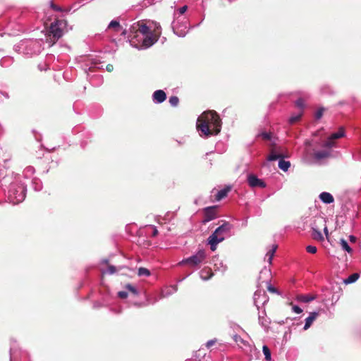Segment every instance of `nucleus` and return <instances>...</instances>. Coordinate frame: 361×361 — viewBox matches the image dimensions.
<instances>
[{"label": "nucleus", "mask_w": 361, "mask_h": 361, "mask_svg": "<svg viewBox=\"0 0 361 361\" xmlns=\"http://www.w3.org/2000/svg\"><path fill=\"white\" fill-rule=\"evenodd\" d=\"M340 245L342 247V249L345 251H346L348 253H351L353 252L352 248L348 245V242L344 239H341Z\"/></svg>", "instance_id": "nucleus-32"}, {"label": "nucleus", "mask_w": 361, "mask_h": 361, "mask_svg": "<svg viewBox=\"0 0 361 361\" xmlns=\"http://www.w3.org/2000/svg\"><path fill=\"white\" fill-rule=\"evenodd\" d=\"M290 166V163L288 161H285L280 159L279 161V168L283 171H287Z\"/></svg>", "instance_id": "nucleus-25"}, {"label": "nucleus", "mask_w": 361, "mask_h": 361, "mask_svg": "<svg viewBox=\"0 0 361 361\" xmlns=\"http://www.w3.org/2000/svg\"><path fill=\"white\" fill-rule=\"evenodd\" d=\"M258 319L259 324L262 326V327L265 329L268 328L270 322L269 321V319L266 317V313L264 310L262 312V314H259Z\"/></svg>", "instance_id": "nucleus-21"}, {"label": "nucleus", "mask_w": 361, "mask_h": 361, "mask_svg": "<svg viewBox=\"0 0 361 361\" xmlns=\"http://www.w3.org/2000/svg\"><path fill=\"white\" fill-rule=\"evenodd\" d=\"M329 87H324L322 88V91L323 93H329V92H331V91H328L326 90V89H329Z\"/></svg>", "instance_id": "nucleus-52"}, {"label": "nucleus", "mask_w": 361, "mask_h": 361, "mask_svg": "<svg viewBox=\"0 0 361 361\" xmlns=\"http://www.w3.org/2000/svg\"><path fill=\"white\" fill-rule=\"evenodd\" d=\"M172 28L173 32L178 37H185L188 33L190 27L188 20H173Z\"/></svg>", "instance_id": "nucleus-8"}, {"label": "nucleus", "mask_w": 361, "mask_h": 361, "mask_svg": "<svg viewBox=\"0 0 361 361\" xmlns=\"http://www.w3.org/2000/svg\"><path fill=\"white\" fill-rule=\"evenodd\" d=\"M188 7L185 5L179 8H177L173 12V20H188L183 16L185 13L187 11Z\"/></svg>", "instance_id": "nucleus-14"}, {"label": "nucleus", "mask_w": 361, "mask_h": 361, "mask_svg": "<svg viewBox=\"0 0 361 361\" xmlns=\"http://www.w3.org/2000/svg\"><path fill=\"white\" fill-rule=\"evenodd\" d=\"M16 345L14 344H11L10 348V361H16Z\"/></svg>", "instance_id": "nucleus-35"}, {"label": "nucleus", "mask_w": 361, "mask_h": 361, "mask_svg": "<svg viewBox=\"0 0 361 361\" xmlns=\"http://www.w3.org/2000/svg\"><path fill=\"white\" fill-rule=\"evenodd\" d=\"M270 275L271 270L269 268L264 267L259 273V280H262V281H267L268 290L273 293H277V290L270 284Z\"/></svg>", "instance_id": "nucleus-10"}, {"label": "nucleus", "mask_w": 361, "mask_h": 361, "mask_svg": "<svg viewBox=\"0 0 361 361\" xmlns=\"http://www.w3.org/2000/svg\"><path fill=\"white\" fill-rule=\"evenodd\" d=\"M324 108H319L317 110L314 114V117L317 120L320 119L324 114Z\"/></svg>", "instance_id": "nucleus-41"}, {"label": "nucleus", "mask_w": 361, "mask_h": 361, "mask_svg": "<svg viewBox=\"0 0 361 361\" xmlns=\"http://www.w3.org/2000/svg\"><path fill=\"white\" fill-rule=\"evenodd\" d=\"M301 116H302V112H300V113H298V114H296V115H293V116H291L290 117V118H289V123H290V124H293V123H294L297 122L298 121H299V120H300V118H301Z\"/></svg>", "instance_id": "nucleus-36"}, {"label": "nucleus", "mask_w": 361, "mask_h": 361, "mask_svg": "<svg viewBox=\"0 0 361 361\" xmlns=\"http://www.w3.org/2000/svg\"><path fill=\"white\" fill-rule=\"evenodd\" d=\"M216 270H218L222 273L225 272L227 269V267L223 263V262H216L214 264Z\"/></svg>", "instance_id": "nucleus-33"}, {"label": "nucleus", "mask_w": 361, "mask_h": 361, "mask_svg": "<svg viewBox=\"0 0 361 361\" xmlns=\"http://www.w3.org/2000/svg\"><path fill=\"white\" fill-rule=\"evenodd\" d=\"M95 79H98V82H94V79L93 78H90V82L94 85H99L102 83V78L100 76H95Z\"/></svg>", "instance_id": "nucleus-45"}, {"label": "nucleus", "mask_w": 361, "mask_h": 361, "mask_svg": "<svg viewBox=\"0 0 361 361\" xmlns=\"http://www.w3.org/2000/svg\"><path fill=\"white\" fill-rule=\"evenodd\" d=\"M27 185L21 181L13 183L11 185L8 192V199L13 204L22 202L26 195Z\"/></svg>", "instance_id": "nucleus-6"}, {"label": "nucleus", "mask_w": 361, "mask_h": 361, "mask_svg": "<svg viewBox=\"0 0 361 361\" xmlns=\"http://www.w3.org/2000/svg\"><path fill=\"white\" fill-rule=\"evenodd\" d=\"M118 296L121 298H126L128 296V293L126 291H119L118 293Z\"/></svg>", "instance_id": "nucleus-48"}, {"label": "nucleus", "mask_w": 361, "mask_h": 361, "mask_svg": "<svg viewBox=\"0 0 361 361\" xmlns=\"http://www.w3.org/2000/svg\"><path fill=\"white\" fill-rule=\"evenodd\" d=\"M32 185L35 191H40L42 188V181L37 178H34L32 180Z\"/></svg>", "instance_id": "nucleus-27"}, {"label": "nucleus", "mask_w": 361, "mask_h": 361, "mask_svg": "<svg viewBox=\"0 0 361 361\" xmlns=\"http://www.w3.org/2000/svg\"><path fill=\"white\" fill-rule=\"evenodd\" d=\"M169 102L172 106H176L178 104L179 99L176 96H171Z\"/></svg>", "instance_id": "nucleus-39"}, {"label": "nucleus", "mask_w": 361, "mask_h": 361, "mask_svg": "<svg viewBox=\"0 0 361 361\" xmlns=\"http://www.w3.org/2000/svg\"><path fill=\"white\" fill-rule=\"evenodd\" d=\"M35 168L32 166H27L23 171V176L25 178H30L35 173Z\"/></svg>", "instance_id": "nucleus-29"}, {"label": "nucleus", "mask_w": 361, "mask_h": 361, "mask_svg": "<svg viewBox=\"0 0 361 361\" xmlns=\"http://www.w3.org/2000/svg\"><path fill=\"white\" fill-rule=\"evenodd\" d=\"M292 310L296 314H300L302 312V310L298 305H293Z\"/></svg>", "instance_id": "nucleus-46"}, {"label": "nucleus", "mask_w": 361, "mask_h": 361, "mask_svg": "<svg viewBox=\"0 0 361 361\" xmlns=\"http://www.w3.org/2000/svg\"><path fill=\"white\" fill-rule=\"evenodd\" d=\"M306 250L309 253L314 254V253L317 252V247L315 246L308 245L306 247Z\"/></svg>", "instance_id": "nucleus-44"}, {"label": "nucleus", "mask_w": 361, "mask_h": 361, "mask_svg": "<svg viewBox=\"0 0 361 361\" xmlns=\"http://www.w3.org/2000/svg\"><path fill=\"white\" fill-rule=\"evenodd\" d=\"M324 232L326 235V237L328 238V235H329V232H328V228H327V226H325L324 228Z\"/></svg>", "instance_id": "nucleus-54"}, {"label": "nucleus", "mask_w": 361, "mask_h": 361, "mask_svg": "<svg viewBox=\"0 0 361 361\" xmlns=\"http://www.w3.org/2000/svg\"><path fill=\"white\" fill-rule=\"evenodd\" d=\"M229 190H230V188H227L221 189L219 191H218L217 194L216 195V200L219 201V200H222L223 198H224L227 195Z\"/></svg>", "instance_id": "nucleus-28"}, {"label": "nucleus", "mask_w": 361, "mask_h": 361, "mask_svg": "<svg viewBox=\"0 0 361 361\" xmlns=\"http://www.w3.org/2000/svg\"><path fill=\"white\" fill-rule=\"evenodd\" d=\"M103 262H104V263H107V260H106V259H104V260H103Z\"/></svg>", "instance_id": "nucleus-60"}, {"label": "nucleus", "mask_w": 361, "mask_h": 361, "mask_svg": "<svg viewBox=\"0 0 361 361\" xmlns=\"http://www.w3.org/2000/svg\"><path fill=\"white\" fill-rule=\"evenodd\" d=\"M276 249H277V245H273L271 246V248L267 251L264 259L267 260L269 264H271L272 259L274 257V255L276 252Z\"/></svg>", "instance_id": "nucleus-22"}, {"label": "nucleus", "mask_w": 361, "mask_h": 361, "mask_svg": "<svg viewBox=\"0 0 361 361\" xmlns=\"http://www.w3.org/2000/svg\"><path fill=\"white\" fill-rule=\"evenodd\" d=\"M254 301L257 308H259L257 305L259 302H262V304L266 303L268 301V299L264 291L257 290L254 294Z\"/></svg>", "instance_id": "nucleus-13"}, {"label": "nucleus", "mask_w": 361, "mask_h": 361, "mask_svg": "<svg viewBox=\"0 0 361 361\" xmlns=\"http://www.w3.org/2000/svg\"><path fill=\"white\" fill-rule=\"evenodd\" d=\"M121 31V35L123 36H125L127 34L126 29H123V30L122 29Z\"/></svg>", "instance_id": "nucleus-57"}, {"label": "nucleus", "mask_w": 361, "mask_h": 361, "mask_svg": "<svg viewBox=\"0 0 361 361\" xmlns=\"http://www.w3.org/2000/svg\"><path fill=\"white\" fill-rule=\"evenodd\" d=\"M319 220L322 222H324V221L322 219H319Z\"/></svg>", "instance_id": "nucleus-58"}, {"label": "nucleus", "mask_w": 361, "mask_h": 361, "mask_svg": "<svg viewBox=\"0 0 361 361\" xmlns=\"http://www.w3.org/2000/svg\"><path fill=\"white\" fill-rule=\"evenodd\" d=\"M200 276L202 280L207 281L212 277L213 273L210 269L204 268L200 271Z\"/></svg>", "instance_id": "nucleus-23"}, {"label": "nucleus", "mask_w": 361, "mask_h": 361, "mask_svg": "<svg viewBox=\"0 0 361 361\" xmlns=\"http://www.w3.org/2000/svg\"><path fill=\"white\" fill-rule=\"evenodd\" d=\"M235 341H236L237 343L240 342V343H243L245 345L247 343L246 341H243V340L242 338H240V337H239V338H235Z\"/></svg>", "instance_id": "nucleus-50"}, {"label": "nucleus", "mask_w": 361, "mask_h": 361, "mask_svg": "<svg viewBox=\"0 0 361 361\" xmlns=\"http://www.w3.org/2000/svg\"><path fill=\"white\" fill-rule=\"evenodd\" d=\"M166 99V94L162 90H158L154 92L152 100L155 104H161Z\"/></svg>", "instance_id": "nucleus-12"}, {"label": "nucleus", "mask_w": 361, "mask_h": 361, "mask_svg": "<svg viewBox=\"0 0 361 361\" xmlns=\"http://www.w3.org/2000/svg\"><path fill=\"white\" fill-rule=\"evenodd\" d=\"M15 51L24 55L38 54L42 51L41 42L36 39H23L13 47Z\"/></svg>", "instance_id": "nucleus-3"}, {"label": "nucleus", "mask_w": 361, "mask_h": 361, "mask_svg": "<svg viewBox=\"0 0 361 361\" xmlns=\"http://www.w3.org/2000/svg\"><path fill=\"white\" fill-rule=\"evenodd\" d=\"M51 7L56 11H62V9L60 6L54 4L52 2L51 3Z\"/></svg>", "instance_id": "nucleus-49"}, {"label": "nucleus", "mask_w": 361, "mask_h": 361, "mask_svg": "<svg viewBox=\"0 0 361 361\" xmlns=\"http://www.w3.org/2000/svg\"><path fill=\"white\" fill-rule=\"evenodd\" d=\"M360 277L359 274L354 273L351 275H350L347 279L344 280V283L345 284H350L355 282Z\"/></svg>", "instance_id": "nucleus-30"}, {"label": "nucleus", "mask_w": 361, "mask_h": 361, "mask_svg": "<svg viewBox=\"0 0 361 361\" xmlns=\"http://www.w3.org/2000/svg\"><path fill=\"white\" fill-rule=\"evenodd\" d=\"M216 342V339H212V340H209L208 341L205 345L207 348H209L210 347H212V345H214Z\"/></svg>", "instance_id": "nucleus-47"}, {"label": "nucleus", "mask_w": 361, "mask_h": 361, "mask_svg": "<svg viewBox=\"0 0 361 361\" xmlns=\"http://www.w3.org/2000/svg\"><path fill=\"white\" fill-rule=\"evenodd\" d=\"M138 275L140 276H149L150 275V271L146 268L140 267L138 269Z\"/></svg>", "instance_id": "nucleus-37"}, {"label": "nucleus", "mask_w": 361, "mask_h": 361, "mask_svg": "<svg viewBox=\"0 0 361 361\" xmlns=\"http://www.w3.org/2000/svg\"><path fill=\"white\" fill-rule=\"evenodd\" d=\"M311 228H312L311 235H312V238L319 242L324 241V238L322 233H321V231L317 228L316 225L312 224Z\"/></svg>", "instance_id": "nucleus-16"}, {"label": "nucleus", "mask_w": 361, "mask_h": 361, "mask_svg": "<svg viewBox=\"0 0 361 361\" xmlns=\"http://www.w3.org/2000/svg\"><path fill=\"white\" fill-rule=\"evenodd\" d=\"M259 136L262 137V138L264 140H271L272 137L271 133L268 132H263L259 134Z\"/></svg>", "instance_id": "nucleus-40"}, {"label": "nucleus", "mask_w": 361, "mask_h": 361, "mask_svg": "<svg viewBox=\"0 0 361 361\" xmlns=\"http://www.w3.org/2000/svg\"><path fill=\"white\" fill-rule=\"evenodd\" d=\"M247 183L251 188H266L267 185L264 180L257 178L255 174H249L247 176Z\"/></svg>", "instance_id": "nucleus-11"}, {"label": "nucleus", "mask_w": 361, "mask_h": 361, "mask_svg": "<svg viewBox=\"0 0 361 361\" xmlns=\"http://www.w3.org/2000/svg\"><path fill=\"white\" fill-rule=\"evenodd\" d=\"M147 304L145 303V302H142V303H135V305L136 306H138V307H143V306H146Z\"/></svg>", "instance_id": "nucleus-56"}, {"label": "nucleus", "mask_w": 361, "mask_h": 361, "mask_svg": "<svg viewBox=\"0 0 361 361\" xmlns=\"http://www.w3.org/2000/svg\"><path fill=\"white\" fill-rule=\"evenodd\" d=\"M178 290V287L176 285H173L170 286L169 288H167L166 290L163 291L161 295L163 298L168 297L171 295V294L176 293Z\"/></svg>", "instance_id": "nucleus-26"}, {"label": "nucleus", "mask_w": 361, "mask_h": 361, "mask_svg": "<svg viewBox=\"0 0 361 361\" xmlns=\"http://www.w3.org/2000/svg\"><path fill=\"white\" fill-rule=\"evenodd\" d=\"M262 351L264 355L266 360L270 361L271 359V355L269 348L267 345H264L262 348Z\"/></svg>", "instance_id": "nucleus-34"}, {"label": "nucleus", "mask_w": 361, "mask_h": 361, "mask_svg": "<svg viewBox=\"0 0 361 361\" xmlns=\"http://www.w3.org/2000/svg\"><path fill=\"white\" fill-rule=\"evenodd\" d=\"M344 135L345 131L343 128H341L338 132L332 133L328 140L322 144V147L324 148H332L335 145L334 140L343 137Z\"/></svg>", "instance_id": "nucleus-9"}, {"label": "nucleus", "mask_w": 361, "mask_h": 361, "mask_svg": "<svg viewBox=\"0 0 361 361\" xmlns=\"http://www.w3.org/2000/svg\"><path fill=\"white\" fill-rule=\"evenodd\" d=\"M316 298L314 295H298L297 296V300L302 302H309L314 300Z\"/></svg>", "instance_id": "nucleus-24"}, {"label": "nucleus", "mask_w": 361, "mask_h": 361, "mask_svg": "<svg viewBox=\"0 0 361 361\" xmlns=\"http://www.w3.org/2000/svg\"><path fill=\"white\" fill-rule=\"evenodd\" d=\"M318 315L319 313L317 312H310V315L305 319V324L303 329L305 330L308 329L311 326L314 321L317 319Z\"/></svg>", "instance_id": "nucleus-19"}, {"label": "nucleus", "mask_w": 361, "mask_h": 361, "mask_svg": "<svg viewBox=\"0 0 361 361\" xmlns=\"http://www.w3.org/2000/svg\"><path fill=\"white\" fill-rule=\"evenodd\" d=\"M156 302H157V300H154V301L152 302V303L153 304V303H155ZM148 303H151V302H149Z\"/></svg>", "instance_id": "nucleus-59"}, {"label": "nucleus", "mask_w": 361, "mask_h": 361, "mask_svg": "<svg viewBox=\"0 0 361 361\" xmlns=\"http://www.w3.org/2000/svg\"><path fill=\"white\" fill-rule=\"evenodd\" d=\"M349 240H350V242H352V243H355V242H356L357 238H356V237H355V236H354V235H350V236H349Z\"/></svg>", "instance_id": "nucleus-51"}, {"label": "nucleus", "mask_w": 361, "mask_h": 361, "mask_svg": "<svg viewBox=\"0 0 361 361\" xmlns=\"http://www.w3.org/2000/svg\"><path fill=\"white\" fill-rule=\"evenodd\" d=\"M295 105L296 106H298L300 110H302L304 106H305V104H304V101L302 99L300 98L296 100L295 102Z\"/></svg>", "instance_id": "nucleus-43"}, {"label": "nucleus", "mask_w": 361, "mask_h": 361, "mask_svg": "<svg viewBox=\"0 0 361 361\" xmlns=\"http://www.w3.org/2000/svg\"><path fill=\"white\" fill-rule=\"evenodd\" d=\"M158 233V231L156 227L153 226V236H156Z\"/></svg>", "instance_id": "nucleus-55"}, {"label": "nucleus", "mask_w": 361, "mask_h": 361, "mask_svg": "<svg viewBox=\"0 0 361 361\" xmlns=\"http://www.w3.org/2000/svg\"><path fill=\"white\" fill-rule=\"evenodd\" d=\"M116 271H117V269H116V267H114L113 265H109L106 270L102 271V274H113L116 273Z\"/></svg>", "instance_id": "nucleus-38"}, {"label": "nucleus", "mask_w": 361, "mask_h": 361, "mask_svg": "<svg viewBox=\"0 0 361 361\" xmlns=\"http://www.w3.org/2000/svg\"><path fill=\"white\" fill-rule=\"evenodd\" d=\"M282 155L281 154H277L274 149L271 150L270 154L267 157V160L269 161H276L278 159H281Z\"/></svg>", "instance_id": "nucleus-31"}, {"label": "nucleus", "mask_w": 361, "mask_h": 361, "mask_svg": "<svg viewBox=\"0 0 361 361\" xmlns=\"http://www.w3.org/2000/svg\"><path fill=\"white\" fill-rule=\"evenodd\" d=\"M331 148H325L322 150L316 151L314 152V158L317 160H322L331 156Z\"/></svg>", "instance_id": "nucleus-15"}, {"label": "nucleus", "mask_w": 361, "mask_h": 361, "mask_svg": "<svg viewBox=\"0 0 361 361\" xmlns=\"http://www.w3.org/2000/svg\"><path fill=\"white\" fill-rule=\"evenodd\" d=\"M197 128L201 137H208L219 134L221 129V121L214 111L204 112L197 121Z\"/></svg>", "instance_id": "nucleus-2"}, {"label": "nucleus", "mask_w": 361, "mask_h": 361, "mask_svg": "<svg viewBox=\"0 0 361 361\" xmlns=\"http://www.w3.org/2000/svg\"><path fill=\"white\" fill-rule=\"evenodd\" d=\"M67 27V21L63 19H57L51 23L48 30L47 42L53 45L64 34V30Z\"/></svg>", "instance_id": "nucleus-5"}, {"label": "nucleus", "mask_w": 361, "mask_h": 361, "mask_svg": "<svg viewBox=\"0 0 361 361\" xmlns=\"http://www.w3.org/2000/svg\"><path fill=\"white\" fill-rule=\"evenodd\" d=\"M215 217H216V214L214 213L213 208L208 207L205 210V216H204V220L202 221V222L204 224H206V223L213 220L214 219H215Z\"/></svg>", "instance_id": "nucleus-20"}, {"label": "nucleus", "mask_w": 361, "mask_h": 361, "mask_svg": "<svg viewBox=\"0 0 361 361\" xmlns=\"http://www.w3.org/2000/svg\"><path fill=\"white\" fill-rule=\"evenodd\" d=\"M154 28L141 21L134 23L129 29L130 44L139 50L147 49L154 44L161 35V26L154 23Z\"/></svg>", "instance_id": "nucleus-1"}, {"label": "nucleus", "mask_w": 361, "mask_h": 361, "mask_svg": "<svg viewBox=\"0 0 361 361\" xmlns=\"http://www.w3.org/2000/svg\"><path fill=\"white\" fill-rule=\"evenodd\" d=\"M106 70L109 71V72H111L112 70H113V66L111 65V64H108L106 66Z\"/></svg>", "instance_id": "nucleus-53"}, {"label": "nucleus", "mask_w": 361, "mask_h": 361, "mask_svg": "<svg viewBox=\"0 0 361 361\" xmlns=\"http://www.w3.org/2000/svg\"><path fill=\"white\" fill-rule=\"evenodd\" d=\"M121 30L122 27L120 25V23L117 20H113L108 25L106 31L109 32L112 30L115 32H121Z\"/></svg>", "instance_id": "nucleus-18"}, {"label": "nucleus", "mask_w": 361, "mask_h": 361, "mask_svg": "<svg viewBox=\"0 0 361 361\" xmlns=\"http://www.w3.org/2000/svg\"><path fill=\"white\" fill-rule=\"evenodd\" d=\"M126 288L131 293H133V295H137L138 294V291L137 290V288L135 287H134L133 286L130 285V284H128L126 286Z\"/></svg>", "instance_id": "nucleus-42"}, {"label": "nucleus", "mask_w": 361, "mask_h": 361, "mask_svg": "<svg viewBox=\"0 0 361 361\" xmlns=\"http://www.w3.org/2000/svg\"><path fill=\"white\" fill-rule=\"evenodd\" d=\"M319 200L324 204H331L334 202L333 195L328 192H322L319 195Z\"/></svg>", "instance_id": "nucleus-17"}, {"label": "nucleus", "mask_w": 361, "mask_h": 361, "mask_svg": "<svg viewBox=\"0 0 361 361\" xmlns=\"http://www.w3.org/2000/svg\"><path fill=\"white\" fill-rule=\"evenodd\" d=\"M232 228L233 226L230 223L225 222L216 228L212 234L209 235L208 243L210 245V248L212 251H215L217 245L224 240L226 236L230 235V231Z\"/></svg>", "instance_id": "nucleus-4"}, {"label": "nucleus", "mask_w": 361, "mask_h": 361, "mask_svg": "<svg viewBox=\"0 0 361 361\" xmlns=\"http://www.w3.org/2000/svg\"><path fill=\"white\" fill-rule=\"evenodd\" d=\"M206 254L204 250H198L195 255L183 259L178 263V265H185L188 264L190 267H196L200 264L205 259Z\"/></svg>", "instance_id": "nucleus-7"}]
</instances>
